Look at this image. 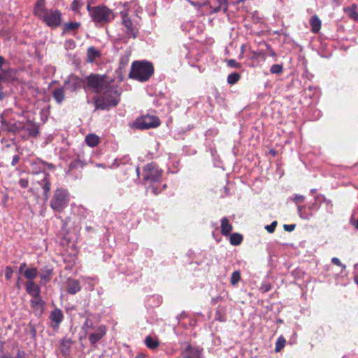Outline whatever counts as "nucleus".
<instances>
[{
  "instance_id": "obj_4",
  "label": "nucleus",
  "mask_w": 358,
  "mask_h": 358,
  "mask_svg": "<svg viewBox=\"0 0 358 358\" xmlns=\"http://www.w3.org/2000/svg\"><path fill=\"white\" fill-rule=\"evenodd\" d=\"M71 194L64 187H57L50 201V207L55 213H62L69 206Z\"/></svg>"
},
{
  "instance_id": "obj_49",
  "label": "nucleus",
  "mask_w": 358,
  "mask_h": 358,
  "mask_svg": "<svg viewBox=\"0 0 358 358\" xmlns=\"http://www.w3.org/2000/svg\"><path fill=\"white\" fill-rule=\"evenodd\" d=\"M19 185L22 188H27L29 185V180L27 178H21L19 180Z\"/></svg>"
},
{
  "instance_id": "obj_5",
  "label": "nucleus",
  "mask_w": 358,
  "mask_h": 358,
  "mask_svg": "<svg viewBox=\"0 0 358 358\" xmlns=\"http://www.w3.org/2000/svg\"><path fill=\"white\" fill-rule=\"evenodd\" d=\"M91 18L96 24H104L113 19V13L105 6L91 8Z\"/></svg>"
},
{
  "instance_id": "obj_40",
  "label": "nucleus",
  "mask_w": 358,
  "mask_h": 358,
  "mask_svg": "<svg viewBox=\"0 0 358 358\" xmlns=\"http://www.w3.org/2000/svg\"><path fill=\"white\" fill-rule=\"evenodd\" d=\"M82 5V0H73L71 5V9L74 12H78Z\"/></svg>"
},
{
  "instance_id": "obj_15",
  "label": "nucleus",
  "mask_w": 358,
  "mask_h": 358,
  "mask_svg": "<svg viewBox=\"0 0 358 358\" xmlns=\"http://www.w3.org/2000/svg\"><path fill=\"white\" fill-rule=\"evenodd\" d=\"M24 287L27 294L32 298L41 296V287L34 280H27Z\"/></svg>"
},
{
  "instance_id": "obj_41",
  "label": "nucleus",
  "mask_w": 358,
  "mask_h": 358,
  "mask_svg": "<svg viewBox=\"0 0 358 358\" xmlns=\"http://www.w3.org/2000/svg\"><path fill=\"white\" fill-rule=\"evenodd\" d=\"M101 55V51L99 50L95 49L94 48L91 47V63L93 59L96 58L100 57Z\"/></svg>"
},
{
  "instance_id": "obj_18",
  "label": "nucleus",
  "mask_w": 358,
  "mask_h": 358,
  "mask_svg": "<svg viewBox=\"0 0 358 358\" xmlns=\"http://www.w3.org/2000/svg\"><path fill=\"white\" fill-rule=\"evenodd\" d=\"M48 10L46 8L45 0H37L34 4L33 13L35 16L41 20Z\"/></svg>"
},
{
  "instance_id": "obj_57",
  "label": "nucleus",
  "mask_w": 358,
  "mask_h": 358,
  "mask_svg": "<svg viewBox=\"0 0 358 358\" xmlns=\"http://www.w3.org/2000/svg\"><path fill=\"white\" fill-rule=\"evenodd\" d=\"M251 54H252V56H251L252 59H257L259 57V52L252 51Z\"/></svg>"
},
{
  "instance_id": "obj_42",
  "label": "nucleus",
  "mask_w": 358,
  "mask_h": 358,
  "mask_svg": "<svg viewBox=\"0 0 358 358\" xmlns=\"http://www.w3.org/2000/svg\"><path fill=\"white\" fill-rule=\"evenodd\" d=\"M37 163H41V166H46L50 170H53L55 169V166L52 163H48L45 161L42 160L41 159L37 158Z\"/></svg>"
},
{
  "instance_id": "obj_53",
  "label": "nucleus",
  "mask_w": 358,
  "mask_h": 358,
  "mask_svg": "<svg viewBox=\"0 0 358 358\" xmlns=\"http://www.w3.org/2000/svg\"><path fill=\"white\" fill-rule=\"evenodd\" d=\"M283 228L285 231L291 232L294 230L295 224H285Z\"/></svg>"
},
{
  "instance_id": "obj_28",
  "label": "nucleus",
  "mask_w": 358,
  "mask_h": 358,
  "mask_svg": "<svg viewBox=\"0 0 358 358\" xmlns=\"http://www.w3.org/2000/svg\"><path fill=\"white\" fill-rule=\"evenodd\" d=\"M232 230V226L227 217L221 220V232L224 236H228Z\"/></svg>"
},
{
  "instance_id": "obj_13",
  "label": "nucleus",
  "mask_w": 358,
  "mask_h": 358,
  "mask_svg": "<svg viewBox=\"0 0 358 358\" xmlns=\"http://www.w3.org/2000/svg\"><path fill=\"white\" fill-rule=\"evenodd\" d=\"M50 319L51 320V326L54 329H58L61 322L64 320V314L58 308H55L52 310L50 315Z\"/></svg>"
},
{
  "instance_id": "obj_11",
  "label": "nucleus",
  "mask_w": 358,
  "mask_h": 358,
  "mask_svg": "<svg viewBox=\"0 0 358 358\" xmlns=\"http://www.w3.org/2000/svg\"><path fill=\"white\" fill-rule=\"evenodd\" d=\"M74 341L71 337L67 336H64L62 339H61L59 342V349L60 350L61 354L66 357L70 356L71 350L72 346L74 344Z\"/></svg>"
},
{
  "instance_id": "obj_10",
  "label": "nucleus",
  "mask_w": 358,
  "mask_h": 358,
  "mask_svg": "<svg viewBox=\"0 0 358 358\" xmlns=\"http://www.w3.org/2000/svg\"><path fill=\"white\" fill-rule=\"evenodd\" d=\"M322 203H324L326 206V210L328 213H331L333 210V203L331 201L326 199L322 194H317L315 197V202L309 207L310 210H317L319 208L318 205H321Z\"/></svg>"
},
{
  "instance_id": "obj_14",
  "label": "nucleus",
  "mask_w": 358,
  "mask_h": 358,
  "mask_svg": "<svg viewBox=\"0 0 358 358\" xmlns=\"http://www.w3.org/2000/svg\"><path fill=\"white\" fill-rule=\"evenodd\" d=\"M38 183L41 187L43 192V196L45 201L49 199V195L51 189L50 176L48 173H44V176L41 181Z\"/></svg>"
},
{
  "instance_id": "obj_51",
  "label": "nucleus",
  "mask_w": 358,
  "mask_h": 358,
  "mask_svg": "<svg viewBox=\"0 0 358 358\" xmlns=\"http://www.w3.org/2000/svg\"><path fill=\"white\" fill-rule=\"evenodd\" d=\"M15 358H27L24 351L18 350L15 354Z\"/></svg>"
},
{
  "instance_id": "obj_32",
  "label": "nucleus",
  "mask_w": 358,
  "mask_h": 358,
  "mask_svg": "<svg viewBox=\"0 0 358 358\" xmlns=\"http://www.w3.org/2000/svg\"><path fill=\"white\" fill-rule=\"evenodd\" d=\"M24 123L22 122H16L10 124V127H7L6 130L9 132L17 133L24 130Z\"/></svg>"
},
{
  "instance_id": "obj_56",
  "label": "nucleus",
  "mask_w": 358,
  "mask_h": 358,
  "mask_svg": "<svg viewBox=\"0 0 358 358\" xmlns=\"http://www.w3.org/2000/svg\"><path fill=\"white\" fill-rule=\"evenodd\" d=\"M26 267H27V263L26 262L21 263L20 265V267H19V272L23 273L24 271L26 269Z\"/></svg>"
},
{
  "instance_id": "obj_17",
  "label": "nucleus",
  "mask_w": 358,
  "mask_h": 358,
  "mask_svg": "<svg viewBox=\"0 0 358 358\" xmlns=\"http://www.w3.org/2000/svg\"><path fill=\"white\" fill-rule=\"evenodd\" d=\"M106 334V327L103 325L91 327V343H96Z\"/></svg>"
},
{
  "instance_id": "obj_22",
  "label": "nucleus",
  "mask_w": 358,
  "mask_h": 358,
  "mask_svg": "<svg viewBox=\"0 0 358 358\" xmlns=\"http://www.w3.org/2000/svg\"><path fill=\"white\" fill-rule=\"evenodd\" d=\"M80 290V283L76 280H69L67 285V292L74 294Z\"/></svg>"
},
{
  "instance_id": "obj_61",
  "label": "nucleus",
  "mask_w": 358,
  "mask_h": 358,
  "mask_svg": "<svg viewBox=\"0 0 358 358\" xmlns=\"http://www.w3.org/2000/svg\"><path fill=\"white\" fill-rule=\"evenodd\" d=\"M244 48H245V45H242L241 48V54H240V56H239L240 58L243 57V52H244Z\"/></svg>"
},
{
  "instance_id": "obj_3",
  "label": "nucleus",
  "mask_w": 358,
  "mask_h": 358,
  "mask_svg": "<svg viewBox=\"0 0 358 358\" xmlns=\"http://www.w3.org/2000/svg\"><path fill=\"white\" fill-rule=\"evenodd\" d=\"M154 73V66L148 61H135L132 63L129 76L130 78L140 82H145L150 79Z\"/></svg>"
},
{
  "instance_id": "obj_39",
  "label": "nucleus",
  "mask_w": 358,
  "mask_h": 358,
  "mask_svg": "<svg viewBox=\"0 0 358 358\" xmlns=\"http://www.w3.org/2000/svg\"><path fill=\"white\" fill-rule=\"evenodd\" d=\"M283 71V67L281 64H273L271 66L270 71L273 74H280Z\"/></svg>"
},
{
  "instance_id": "obj_26",
  "label": "nucleus",
  "mask_w": 358,
  "mask_h": 358,
  "mask_svg": "<svg viewBox=\"0 0 358 358\" xmlns=\"http://www.w3.org/2000/svg\"><path fill=\"white\" fill-rule=\"evenodd\" d=\"M38 274V268L36 267L27 268L24 271L23 275L27 280H33Z\"/></svg>"
},
{
  "instance_id": "obj_44",
  "label": "nucleus",
  "mask_w": 358,
  "mask_h": 358,
  "mask_svg": "<svg viewBox=\"0 0 358 358\" xmlns=\"http://www.w3.org/2000/svg\"><path fill=\"white\" fill-rule=\"evenodd\" d=\"M100 142V138L98 136L91 134V148L97 145Z\"/></svg>"
},
{
  "instance_id": "obj_52",
  "label": "nucleus",
  "mask_w": 358,
  "mask_h": 358,
  "mask_svg": "<svg viewBox=\"0 0 358 358\" xmlns=\"http://www.w3.org/2000/svg\"><path fill=\"white\" fill-rule=\"evenodd\" d=\"M20 157L19 155H15L13 157L12 162H11V166H15L19 162H20Z\"/></svg>"
},
{
  "instance_id": "obj_62",
  "label": "nucleus",
  "mask_w": 358,
  "mask_h": 358,
  "mask_svg": "<svg viewBox=\"0 0 358 358\" xmlns=\"http://www.w3.org/2000/svg\"><path fill=\"white\" fill-rule=\"evenodd\" d=\"M0 358H14L11 355H0Z\"/></svg>"
},
{
  "instance_id": "obj_60",
  "label": "nucleus",
  "mask_w": 358,
  "mask_h": 358,
  "mask_svg": "<svg viewBox=\"0 0 358 358\" xmlns=\"http://www.w3.org/2000/svg\"><path fill=\"white\" fill-rule=\"evenodd\" d=\"M85 142L86 144L90 146V134H87L85 138Z\"/></svg>"
},
{
  "instance_id": "obj_20",
  "label": "nucleus",
  "mask_w": 358,
  "mask_h": 358,
  "mask_svg": "<svg viewBox=\"0 0 358 358\" xmlns=\"http://www.w3.org/2000/svg\"><path fill=\"white\" fill-rule=\"evenodd\" d=\"M183 358H202L201 350L199 348L188 345L183 353Z\"/></svg>"
},
{
  "instance_id": "obj_34",
  "label": "nucleus",
  "mask_w": 358,
  "mask_h": 358,
  "mask_svg": "<svg viewBox=\"0 0 358 358\" xmlns=\"http://www.w3.org/2000/svg\"><path fill=\"white\" fill-rule=\"evenodd\" d=\"M243 241V236L237 233L232 234L230 236V243L233 245L241 244Z\"/></svg>"
},
{
  "instance_id": "obj_50",
  "label": "nucleus",
  "mask_w": 358,
  "mask_h": 358,
  "mask_svg": "<svg viewBox=\"0 0 358 358\" xmlns=\"http://www.w3.org/2000/svg\"><path fill=\"white\" fill-rule=\"evenodd\" d=\"M331 262L335 264V265H337L338 266H341L343 269L345 268V266L343 265L341 262L340 261V259L337 257H333L331 259Z\"/></svg>"
},
{
  "instance_id": "obj_63",
  "label": "nucleus",
  "mask_w": 358,
  "mask_h": 358,
  "mask_svg": "<svg viewBox=\"0 0 358 358\" xmlns=\"http://www.w3.org/2000/svg\"><path fill=\"white\" fill-rule=\"evenodd\" d=\"M145 355L143 353H139L136 355L135 358H145Z\"/></svg>"
},
{
  "instance_id": "obj_59",
  "label": "nucleus",
  "mask_w": 358,
  "mask_h": 358,
  "mask_svg": "<svg viewBox=\"0 0 358 358\" xmlns=\"http://www.w3.org/2000/svg\"><path fill=\"white\" fill-rule=\"evenodd\" d=\"M5 62V59L3 56H0V70H1L3 64Z\"/></svg>"
},
{
  "instance_id": "obj_1",
  "label": "nucleus",
  "mask_w": 358,
  "mask_h": 358,
  "mask_svg": "<svg viewBox=\"0 0 358 358\" xmlns=\"http://www.w3.org/2000/svg\"><path fill=\"white\" fill-rule=\"evenodd\" d=\"M97 92L104 90L103 94L94 97V103L96 109L107 110L116 106L120 101V94L110 88L108 89V84L104 76L91 74V90Z\"/></svg>"
},
{
  "instance_id": "obj_45",
  "label": "nucleus",
  "mask_w": 358,
  "mask_h": 358,
  "mask_svg": "<svg viewBox=\"0 0 358 358\" xmlns=\"http://www.w3.org/2000/svg\"><path fill=\"white\" fill-rule=\"evenodd\" d=\"M13 271L10 266H6L5 269V278L7 280L11 279L13 276Z\"/></svg>"
},
{
  "instance_id": "obj_46",
  "label": "nucleus",
  "mask_w": 358,
  "mask_h": 358,
  "mask_svg": "<svg viewBox=\"0 0 358 358\" xmlns=\"http://www.w3.org/2000/svg\"><path fill=\"white\" fill-rule=\"evenodd\" d=\"M227 65L232 68H240L241 64L238 63L235 59H229L227 61Z\"/></svg>"
},
{
  "instance_id": "obj_9",
  "label": "nucleus",
  "mask_w": 358,
  "mask_h": 358,
  "mask_svg": "<svg viewBox=\"0 0 358 358\" xmlns=\"http://www.w3.org/2000/svg\"><path fill=\"white\" fill-rule=\"evenodd\" d=\"M120 15L122 19V24L126 29L125 33L127 36L134 38H136L138 34V29L135 26H134L132 22L125 12H121Z\"/></svg>"
},
{
  "instance_id": "obj_7",
  "label": "nucleus",
  "mask_w": 358,
  "mask_h": 358,
  "mask_svg": "<svg viewBox=\"0 0 358 358\" xmlns=\"http://www.w3.org/2000/svg\"><path fill=\"white\" fill-rule=\"evenodd\" d=\"M64 87L66 90L75 92L84 87L85 90L90 89V76L86 77L85 81L74 75H70L64 83Z\"/></svg>"
},
{
  "instance_id": "obj_43",
  "label": "nucleus",
  "mask_w": 358,
  "mask_h": 358,
  "mask_svg": "<svg viewBox=\"0 0 358 358\" xmlns=\"http://www.w3.org/2000/svg\"><path fill=\"white\" fill-rule=\"evenodd\" d=\"M76 47V43L73 40L68 39L64 43V48L66 50H73Z\"/></svg>"
},
{
  "instance_id": "obj_16",
  "label": "nucleus",
  "mask_w": 358,
  "mask_h": 358,
  "mask_svg": "<svg viewBox=\"0 0 358 358\" xmlns=\"http://www.w3.org/2000/svg\"><path fill=\"white\" fill-rule=\"evenodd\" d=\"M41 283L45 285L52 280L53 275V267L52 266L47 265L43 266L41 269Z\"/></svg>"
},
{
  "instance_id": "obj_24",
  "label": "nucleus",
  "mask_w": 358,
  "mask_h": 358,
  "mask_svg": "<svg viewBox=\"0 0 358 358\" xmlns=\"http://www.w3.org/2000/svg\"><path fill=\"white\" fill-rule=\"evenodd\" d=\"M88 321H89V319L86 318L85 322L82 327L84 334L80 335L79 337V339H80V343L82 345H85V344H87V340L90 341V336L88 335V329H89Z\"/></svg>"
},
{
  "instance_id": "obj_47",
  "label": "nucleus",
  "mask_w": 358,
  "mask_h": 358,
  "mask_svg": "<svg viewBox=\"0 0 358 358\" xmlns=\"http://www.w3.org/2000/svg\"><path fill=\"white\" fill-rule=\"evenodd\" d=\"M276 225H277V222L273 221L270 225H266L265 227V229H266V231L268 233H273L275 229Z\"/></svg>"
},
{
  "instance_id": "obj_23",
  "label": "nucleus",
  "mask_w": 358,
  "mask_h": 358,
  "mask_svg": "<svg viewBox=\"0 0 358 358\" xmlns=\"http://www.w3.org/2000/svg\"><path fill=\"white\" fill-rule=\"evenodd\" d=\"M310 25L311 31L313 33H317L321 28V20L317 15H313L310 20Z\"/></svg>"
},
{
  "instance_id": "obj_58",
  "label": "nucleus",
  "mask_w": 358,
  "mask_h": 358,
  "mask_svg": "<svg viewBox=\"0 0 358 358\" xmlns=\"http://www.w3.org/2000/svg\"><path fill=\"white\" fill-rule=\"evenodd\" d=\"M351 222L353 223V224L355 226V227L358 229V218L357 220H355L354 215H352L351 218Z\"/></svg>"
},
{
  "instance_id": "obj_54",
  "label": "nucleus",
  "mask_w": 358,
  "mask_h": 358,
  "mask_svg": "<svg viewBox=\"0 0 358 358\" xmlns=\"http://www.w3.org/2000/svg\"><path fill=\"white\" fill-rule=\"evenodd\" d=\"M270 289L271 286L268 284L262 285V287H260V290L264 293L268 292Z\"/></svg>"
},
{
  "instance_id": "obj_36",
  "label": "nucleus",
  "mask_w": 358,
  "mask_h": 358,
  "mask_svg": "<svg viewBox=\"0 0 358 358\" xmlns=\"http://www.w3.org/2000/svg\"><path fill=\"white\" fill-rule=\"evenodd\" d=\"M241 280V273L238 271L232 273L230 282L232 285H236Z\"/></svg>"
},
{
  "instance_id": "obj_38",
  "label": "nucleus",
  "mask_w": 358,
  "mask_h": 358,
  "mask_svg": "<svg viewBox=\"0 0 358 358\" xmlns=\"http://www.w3.org/2000/svg\"><path fill=\"white\" fill-rule=\"evenodd\" d=\"M241 76L238 73H233L228 76L227 82L231 85H234L239 80Z\"/></svg>"
},
{
  "instance_id": "obj_2",
  "label": "nucleus",
  "mask_w": 358,
  "mask_h": 358,
  "mask_svg": "<svg viewBox=\"0 0 358 358\" xmlns=\"http://www.w3.org/2000/svg\"><path fill=\"white\" fill-rule=\"evenodd\" d=\"M163 171L155 163L146 164L143 169V180L145 185H148V189L157 195L166 188V185H161Z\"/></svg>"
},
{
  "instance_id": "obj_55",
  "label": "nucleus",
  "mask_w": 358,
  "mask_h": 358,
  "mask_svg": "<svg viewBox=\"0 0 358 358\" xmlns=\"http://www.w3.org/2000/svg\"><path fill=\"white\" fill-rule=\"evenodd\" d=\"M1 123L2 126L4 127L5 129L6 130L7 127H10V123L8 122L4 118H1Z\"/></svg>"
},
{
  "instance_id": "obj_8",
  "label": "nucleus",
  "mask_w": 358,
  "mask_h": 358,
  "mask_svg": "<svg viewBox=\"0 0 358 358\" xmlns=\"http://www.w3.org/2000/svg\"><path fill=\"white\" fill-rule=\"evenodd\" d=\"M41 20L51 29H55L62 25V13L58 9H49L43 15Z\"/></svg>"
},
{
  "instance_id": "obj_33",
  "label": "nucleus",
  "mask_w": 358,
  "mask_h": 358,
  "mask_svg": "<svg viewBox=\"0 0 358 358\" xmlns=\"http://www.w3.org/2000/svg\"><path fill=\"white\" fill-rule=\"evenodd\" d=\"M30 165L32 169L33 174H38L41 173H43L44 174V173H45L43 169L41 163H37V159L32 161Z\"/></svg>"
},
{
  "instance_id": "obj_64",
  "label": "nucleus",
  "mask_w": 358,
  "mask_h": 358,
  "mask_svg": "<svg viewBox=\"0 0 358 358\" xmlns=\"http://www.w3.org/2000/svg\"><path fill=\"white\" fill-rule=\"evenodd\" d=\"M5 97V93L0 90V101H1Z\"/></svg>"
},
{
  "instance_id": "obj_19",
  "label": "nucleus",
  "mask_w": 358,
  "mask_h": 358,
  "mask_svg": "<svg viewBox=\"0 0 358 358\" xmlns=\"http://www.w3.org/2000/svg\"><path fill=\"white\" fill-rule=\"evenodd\" d=\"M27 133V136L29 137H34L36 138L38 134H39V127L35 123L31 122L30 120H28L24 123V128Z\"/></svg>"
},
{
  "instance_id": "obj_6",
  "label": "nucleus",
  "mask_w": 358,
  "mask_h": 358,
  "mask_svg": "<svg viewBox=\"0 0 358 358\" xmlns=\"http://www.w3.org/2000/svg\"><path fill=\"white\" fill-rule=\"evenodd\" d=\"M160 124V120L157 116L146 115L136 118L131 127L133 128L143 130L156 128L159 127Z\"/></svg>"
},
{
  "instance_id": "obj_37",
  "label": "nucleus",
  "mask_w": 358,
  "mask_h": 358,
  "mask_svg": "<svg viewBox=\"0 0 358 358\" xmlns=\"http://www.w3.org/2000/svg\"><path fill=\"white\" fill-rule=\"evenodd\" d=\"M285 339L282 336H280L275 343V351L280 352L285 347Z\"/></svg>"
},
{
  "instance_id": "obj_21",
  "label": "nucleus",
  "mask_w": 358,
  "mask_h": 358,
  "mask_svg": "<svg viewBox=\"0 0 358 358\" xmlns=\"http://www.w3.org/2000/svg\"><path fill=\"white\" fill-rule=\"evenodd\" d=\"M65 88L64 86L59 88H55L52 92V96L57 103L62 104L65 99Z\"/></svg>"
},
{
  "instance_id": "obj_31",
  "label": "nucleus",
  "mask_w": 358,
  "mask_h": 358,
  "mask_svg": "<svg viewBox=\"0 0 358 358\" xmlns=\"http://www.w3.org/2000/svg\"><path fill=\"white\" fill-rule=\"evenodd\" d=\"M80 26V23L78 22H67V23H65L64 25H63V27H62V34H65L66 33H69L72 31H74L76 29H77Z\"/></svg>"
},
{
  "instance_id": "obj_35",
  "label": "nucleus",
  "mask_w": 358,
  "mask_h": 358,
  "mask_svg": "<svg viewBox=\"0 0 358 358\" xmlns=\"http://www.w3.org/2000/svg\"><path fill=\"white\" fill-rule=\"evenodd\" d=\"M304 209V206L297 205V210L299 217L304 220H308L313 215L312 213H306Z\"/></svg>"
},
{
  "instance_id": "obj_27",
  "label": "nucleus",
  "mask_w": 358,
  "mask_h": 358,
  "mask_svg": "<svg viewBox=\"0 0 358 358\" xmlns=\"http://www.w3.org/2000/svg\"><path fill=\"white\" fill-rule=\"evenodd\" d=\"M144 342L147 348L152 350L156 349L159 345L157 338L151 336H146Z\"/></svg>"
},
{
  "instance_id": "obj_25",
  "label": "nucleus",
  "mask_w": 358,
  "mask_h": 358,
  "mask_svg": "<svg viewBox=\"0 0 358 358\" xmlns=\"http://www.w3.org/2000/svg\"><path fill=\"white\" fill-rule=\"evenodd\" d=\"M217 5L213 7L210 5V8L213 9L212 13H218L220 11H222L223 13H226L228 9V5L227 0H217Z\"/></svg>"
},
{
  "instance_id": "obj_48",
  "label": "nucleus",
  "mask_w": 358,
  "mask_h": 358,
  "mask_svg": "<svg viewBox=\"0 0 358 358\" xmlns=\"http://www.w3.org/2000/svg\"><path fill=\"white\" fill-rule=\"evenodd\" d=\"M305 200V197L303 195H299L296 194L294 198L292 199V201L295 202L296 203H303Z\"/></svg>"
},
{
  "instance_id": "obj_29",
  "label": "nucleus",
  "mask_w": 358,
  "mask_h": 358,
  "mask_svg": "<svg viewBox=\"0 0 358 358\" xmlns=\"http://www.w3.org/2000/svg\"><path fill=\"white\" fill-rule=\"evenodd\" d=\"M344 12L352 20H358V13L357 12V6L353 4L351 6L344 8Z\"/></svg>"
},
{
  "instance_id": "obj_30",
  "label": "nucleus",
  "mask_w": 358,
  "mask_h": 358,
  "mask_svg": "<svg viewBox=\"0 0 358 358\" xmlns=\"http://www.w3.org/2000/svg\"><path fill=\"white\" fill-rule=\"evenodd\" d=\"M86 165V162L82 161L79 157H76V159H73V160L71 161L69 166L70 170H73L83 169Z\"/></svg>"
},
{
  "instance_id": "obj_12",
  "label": "nucleus",
  "mask_w": 358,
  "mask_h": 358,
  "mask_svg": "<svg viewBox=\"0 0 358 358\" xmlns=\"http://www.w3.org/2000/svg\"><path fill=\"white\" fill-rule=\"evenodd\" d=\"M30 306L36 316H41L44 310L45 301L41 296L33 297L30 300Z\"/></svg>"
}]
</instances>
